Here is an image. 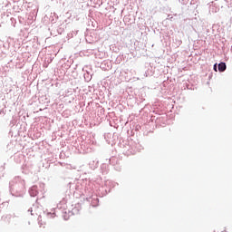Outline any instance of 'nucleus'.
<instances>
[{"label":"nucleus","instance_id":"obj_1","mask_svg":"<svg viewBox=\"0 0 232 232\" xmlns=\"http://www.w3.org/2000/svg\"><path fill=\"white\" fill-rule=\"evenodd\" d=\"M218 71L219 72H226V63H220L218 64Z\"/></svg>","mask_w":232,"mask_h":232},{"label":"nucleus","instance_id":"obj_2","mask_svg":"<svg viewBox=\"0 0 232 232\" xmlns=\"http://www.w3.org/2000/svg\"><path fill=\"white\" fill-rule=\"evenodd\" d=\"M214 70L217 72V64L214 65Z\"/></svg>","mask_w":232,"mask_h":232},{"label":"nucleus","instance_id":"obj_3","mask_svg":"<svg viewBox=\"0 0 232 232\" xmlns=\"http://www.w3.org/2000/svg\"><path fill=\"white\" fill-rule=\"evenodd\" d=\"M48 215H51L53 218H54V217H55V214H48Z\"/></svg>","mask_w":232,"mask_h":232}]
</instances>
